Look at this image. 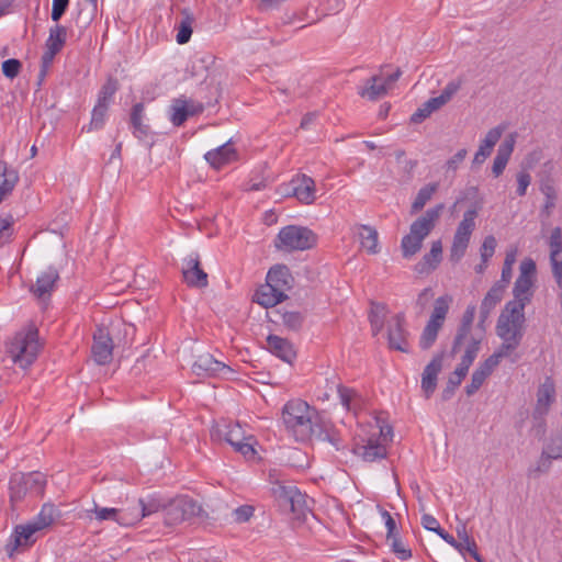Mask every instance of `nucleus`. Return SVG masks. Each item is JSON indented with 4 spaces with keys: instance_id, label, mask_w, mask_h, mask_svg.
Here are the masks:
<instances>
[{
    "instance_id": "774afa93",
    "label": "nucleus",
    "mask_w": 562,
    "mask_h": 562,
    "mask_svg": "<svg viewBox=\"0 0 562 562\" xmlns=\"http://www.w3.org/2000/svg\"><path fill=\"white\" fill-rule=\"evenodd\" d=\"M381 517L384 520V525L386 528V537H393L394 535H397V526L392 517V515L387 510H381Z\"/></svg>"
},
{
    "instance_id": "c756f323",
    "label": "nucleus",
    "mask_w": 562,
    "mask_h": 562,
    "mask_svg": "<svg viewBox=\"0 0 562 562\" xmlns=\"http://www.w3.org/2000/svg\"><path fill=\"white\" fill-rule=\"evenodd\" d=\"M285 299L286 295H283L282 292H279L271 284L266 282L256 290L252 300L259 305L268 308L276 306Z\"/></svg>"
},
{
    "instance_id": "4c0bfd02",
    "label": "nucleus",
    "mask_w": 562,
    "mask_h": 562,
    "mask_svg": "<svg viewBox=\"0 0 562 562\" xmlns=\"http://www.w3.org/2000/svg\"><path fill=\"white\" fill-rule=\"evenodd\" d=\"M548 246L550 250V265L557 266L562 263V228L554 227L548 238Z\"/></svg>"
},
{
    "instance_id": "c9c22d12",
    "label": "nucleus",
    "mask_w": 562,
    "mask_h": 562,
    "mask_svg": "<svg viewBox=\"0 0 562 562\" xmlns=\"http://www.w3.org/2000/svg\"><path fill=\"white\" fill-rule=\"evenodd\" d=\"M131 515H136L135 525L139 522L143 518L148 517L155 513L160 510L165 512L166 505H164L157 498H149L147 502L139 499L138 505L130 506Z\"/></svg>"
},
{
    "instance_id": "0e129e2a",
    "label": "nucleus",
    "mask_w": 562,
    "mask_h": 562,
    "mask_svg": "<svg viewBox=\"0 0 562 562\" xmlns=\"http://www.w3.org/2000/svg\"><path fill=\"white\" fill-rule=\"evenodd\" d=\"M282 321L289 328L296 329L302 325L303 317L299 312H285Z\"/></svg>"
},
{
    "instance_id": "8fccbe9b",
    "label": "nucleus",
    "mask_w": 562,
    "mask_h": 562,
    "mask_svg": "<svg viewBox=\"0 0 562 562\" xmlns=\"http://www.w3.org/2000/svg\"><path fill=\"white\" fill-rule=\"evenodd\" d=\"M541 192L544 195V203L542 206V212L547 216H550L552 210L555 207L557 191L552 184H543L541 187Z\"/></svg>"
},
{
    "instance_id": "603ef678",
    "label": "nucleus",
    "mask_w": 562,
    "mask_h": 562,
    "mask_svg": "<svg viewBox=\"0 0 562 562\" xmlns=\"http://www.w3.org/2000/svg\"><path fill=\"white\" fill-rule=\"evenodd\" d=\"M385 316V307L382 305H374L371 310L370 322L373 335H378L383 327V318Z\"/></svg>"
},
{
    "instance_id": "4be33fe9",
    "label": "nucleus",
    "mask_w": 562,
    "mask_h": 562,
    "mask_svg": "<svg viewBox=\"0 0 562 562\" xmlns=\"http://www.w3.org/2000/svg\"><path fill=\"white\" fill-rule=\"evenodd\" d=\"M536 397L533 415L535 417H543L555 401V385L552 379L547 378L539 385Z\"/></svg>"
},
{
    "instance_id": "bf43d9fd",
    "label": "nucleus",
    "mask_w": 562,
    "mask_h": 562,
    "mask_svg": "<svg viewBox=\"0 0 562 562\" xmlns=\"http://www.w3.org/2000/svg\"><path fill=\"white\" fill-rule=\"evenodd\" d=\"M463 80L461 78L449 81L446 87L442 89L440 95L449 102L453 95L460 90Z\"/></svg>"
},
{
    "instance_id": "aec40b11",
    "label": "nucleus",
    "mask_w": 562,
    "mask_h": 562,
    "mask_svg": "<svg viewBox=\"0 0 562 562\" xmlns=\"http://www.w3.org/2000/svg\"><path fill=\"white\" fill-rule=\"evenodd\" d=\"M503 358L505 356L495 351L473 372L471 382L465 387L468 395L474 394L483 385Z\"/></svg>"
},
{
    "instance_id": "4468645a",
    "label": "nucleus",
    "mask_w": 562,
    "mask_h": 562,
    "mask_svg": "<svg viewBox=\"0 0 562 562\" xmlns=\"http://www.w3.org/2000/svg\"><path fill=\"white\" fill-rule=\"evenodd\" d=\"M400 76L401 71L398 69L389 75L380 74L373 76L359 89V94L371 101L378 100L384 97L389 90L394 87Z\"/></svg>"
},
{
    "instance_id": "052dcab7",
    "label": "nucleus",
    "mask_w": 562,
    "mask_h": 562,
    "mask_svg": "<svg viewBox=\"0 0 562 562\" xmlns=\"http://www.w3.org/2000/svg\"><path fill=\"white\" fill-rule=\"evenodd\" d=\"M254 513L255 508L250 505L239 506L233 513L234 520L239 524L246 522L254 516Z\"/></svg>"
},
{
    "instance_id": "3c124183",
    "label": "nucleus",
    "mask_w": 562,
    "mask_h": 562,
    "mask_svg": "<svg viewBox=\"0 0 562 562\" xmlns=\"http://www.w3.org/2000/svg\"><path fill=\"white\" fill-rule=\"evenodd\" d=\"M542 452L553 460L562 459V434L551 438Z\"/></svg>"
},
{
    "instance_id": "338daca9",
    "label": "nucleus",
    "mask_w": 562,
    "mask_h": 562,
    "mask_svg": "<svg viewBox=\"0 0 562 562\" xmlns=\"http://www.w3.org/2000/svg\"><path fill=\"white\" fill-rule=\"evenodd\" d=\"M69 4V0H53L52 5V20L58 22L63 14L65 13L67 7Z\"/></svg>"
},
{
    "instance_id": "20e7f679",
    "label": "nucleus",
    "mask_w": 562,
    "mask_h": 562,
    "mask_svg": "<svg viewBox=\"0 0 562 562\" xmlns=\"http://www.w3.org/2000/svg\"><path fill=\"white\" fill-rule=\"evenodd\" d=\"M314 409L303 400H291L282 409L286 428L297 440H305L313 434Z\"/></svg>"
},
{
    "instance_id": "6e6552de",
    "label": "nucleus",
    "mask_w": 562,
    "mask_h": 562,
    "mask_svg": "<svg viewBox=\"0 0 562 562\" xmlns=\"http://www.w3.org/2000/svg\"><path fill=\"white\" fill-rule=\"evenodd\" d=\"M537 267L533 259L527 257L519 265V274L514 283V299L508 303H517L521 307H526L532 300L536 290Z\"/></svg>"
},
{
    "instance_id": "f03ea898",
    "label": "nucleus",
    "mask_w": 562,
    "mask_h": 562,
    "mask_svg": "<svg viewBox=\"0 0 562 562\" xmlns=\"http://www.w3.org/2000/svg\"><path fill=\"white\" fill-rule=\"evenodd\" d=\"M47 477L40 471L16 472L9 480V499L12 507L27 498L44 496Z\"/></svg>"
},
{
    "instance_id": "a878e982",
    "label": "nucleus",
    "mask_w": 562,
    "mask_h": 562,
    "mask_svg": "<svg viewBox=\"0 0 562 562\" xmlns=\"http://www.w3.org/2000/svg\"><path fill=\"white\" fill-rule=\"evenodd\" d=\"M205 160L215 169H221L237 160L238 154L232 143H226L204 155Z\"/></svg>"
},
{
    "instance_id": "ea45409f",
    "label": "nucleus",
    "mask_w": 562,
    "mask_h": 562,
    "mask_svg": "<svg viewBox=\"0 0 562 562\" xmlns=\"http://www.w3.org/2000/svg\"><path fill=\"white\" fill-rule=\"evenodd\" d=\"M447 103L448 102L440 94L438 97L430 98L412 115V120L415 123L422 122L432 112L439 110Z\"/></svg>"
},
{
    "instance_id": "6e6d98bb",
    "label": "nucleus",
    "mask_w": 562,
    "mask_h": 562,
    "mask_svg": "<svg viewBox=\"0 0 562 562\" xmlns=\"http://www.w3.org/2000/svg\"><path fill=\"white\" fill-rule=\"evenodd\" d=\"M517 189L516 192L519 196H524L527 193V189L531 183V176L529 172L521 170L516 175Z\"/></svg>"
},
{
    "instance_id": "e433bc0d",
    "label": "nucleus",
    "mask_w": 562,
    "mask_h": 562,
    "mask_svg": "<svg viewBox=\"0 0 562 562\" xmlns=\"http://www.w3.org/2000/svg\"><path fill=\"white\" fill-rule=\"evenodd\" d=\"M56 509L52 504H44L40 510V513L29 521V524L34 528L37 532L43 531L53 525L55 520Z\"/></svg>"
},
{
    "instance_id": "473e14b6",
    "label": "nucleus",
    "mask_w": 562,
    "mask_h": 562,
    "mask_svg": "<svg viewBox=\"0 0 562 562\" xmlns=\"http://www.w3.org/2000/svg\"><path fill=\"white\" fill-rule=\"evenodd\" d=\"M505 290L504 283H494L487 291L480 307L481 318L483 322L490 316L491 312L497 306V304L501 303Z\"/></svg>"
},
{
    "instance_id": "39448f33",
    "label": "nucleus",
    "mask_w": 562,
    "mask_h": 562,
    "mask_svg": "<svg viewBox=\"0 0 562 562\" xmlns=\"http://www.w3.org/2000/svg\"><path fill=\"white\" fill-rule=\"evenodd\" d=\"M392 428L389 425H380L376 422L370 425L368 437L357 442L353 451L362 460L373 462L386 456V443L392 439Z\"/></svg>"
},
{
    "instance_id": "5701e85b",
    "label": "nucleus",
    "mask_w": 562,
    "mask_h": 562,
    "mask_svg": "<svg viewBox=\"0 0 562 562\" xmlns=\"http://www.w3.org/2000/svg\"><path fill=\"white\" fill-rule=\"evenodd\" d=\"M389 346L403 352L408 351V342L404 329V317L400 314L392 316L387 328Z\"/></svg>"
},
{
    "instance_id": "f257e3e1",
    "label": "nucleus",
    "mask_w": 562,
    "mask_h": 562,
    "mask_svg": "<svg viewBox=\"0 0 562 562\" xmlns=\"http://www.w3.org/2000/svg\"><path fill=\"white\" fill-rule=\"evenodd\" d=\"M525 322V307L507 302L496 324L497 336L503 340L497 352L507 357L519 346L524 336Z\"/></svg>"
},
{
    "instance_id": "e2e57ef3",
    "label": "nucleus",
    "mask_w": 562,
    "mask_h": 562,
    "mask_svg": "<svg viewBox=\"0 0 562 562\" xmlns=\"http://www.w3.org/2000/svg\"><path fill=\"white\" fill-rule=\"evenodd\" d=\"M516 139H517L516 133L508 134L505 137V139L502 142V144L498 146L497 151L512 157V154L515 148Z\"/></svg>"
},
{
    "instance_id": "5fc2aeb1",
    "label": "nucleus",
    "mask_w": 562,
    "mask_h": 562,
    "mask_svg": "<svg viewBox=\"0 0 562 562\" xmlns=\"http://www.w3.org/2000/svg\"><path fill=\"white\" fill-rule=\"evenodd\" d=\"M496 246V238L493 235L486 236L480 248L481 260L484 262H488V260L493 257L495 252Z\"/></svg>"
},
{
    "instance_id": "37998d69",
    "label": "nucleus",
    "mask_w": 562,
    "mask_h": 562,
    "mask_svg": "<svg viewBox=\"0 0 562 562\" xmlns=\"http://www.w3.org/2000/svg\"><path fill=\"white\" fill-rule=\"evenodd\" d=\"M386 543L390 546L391 551L400 559V560H408L412 557V551L407 547V544L402 540L400 535H394L393 537H386Z\"/></svg>"
},
{
    "instance_id": "f704fd0d",
    "label": "nucleus",
    "mask_w": 562,
    "mask_h": 562,
    "mask_svg": "<svg viewBox=\"0 0 562 562\" xmlns=\"http://www.w3.org/2000/svg\"><path fill=\"white\" fill-rule=\"evenodd\" d=\"M477 351H479V342L477 341H473L472 344H470L467 347L464 355L461 358L460 363L458 364V367L454 370L457 380H452L453 385H459L462 382V380L465 378V375L468 374L469 368L472 366L473 361L475 360V358L477 356Z\"/></svg>"
},
{
    "instance_id": "4d7b16f0",
    "label": "nucleus",
    "mask_w": 562,
    "mask_h": 562,
    "mask_svg": "<svg viewBox=\"0 0 562 562\" xmlns=\"http://www.w3.org/2000/svg\"><path fill=\"white\" fill-rule=\"evenodd\" d=\"M510 157L501 153H496V156L492 165V173L495 178H498L505 170Z\"/></svg>"
},
{
    "instance_id": "a18cd8bd",
    "label": "nucleus",
    "mask_w": 562,
    "mask_h": 562,
    "mask_svg": "<svg viewBox=\"0 0 562 562\" xmlns=\"http://www.w3.org/2000/svg\"><path fill=\"white\" fill-rule=\"evenodd\" d=\"M116 90L117 81L112 78L108 79L98 94L97 103H103L105 106H109Z\"/></svg>"
},
{
    "instance_id": "dca6fc26",
    "label": "nucleus",
    "mask_w": 562,
    "mask_h": 562,
    "mask_svg": "<svg viewBox=\"0 0 562 562\" xmlns=\"http://www.w3.org/2000/svg\"><path fill=\"white\" fill-rule=\"evenodd\" d=\"M201 102L184 97L172 100L169 106V120L175 126H181L189 117L202 113Z\"/></svg>"
},
{
    "instance_id": "7ed1b4c3",
    "label": "nucleus",
    "mask_w": 562,
    "mask_h": 562,
    "mask_svg": "<svg viewBox=\"0 0 562 562\" xmlns=\"http://www.w3.org/2000/svg\"><path fill=\"white\" fill-rule=\"evenodd\" d=\"M443 207V204H437L412 223L409 233L402 238L401 243L402 252L405 258H411L420 250L424 239L436 226Z\"/></svg>"
},
{
    "instance_id": "69168bd1",
    "label": "nucleus",
    "mask_w": 562,
    "mask_h": 562,
    "mask_svg": "<svg viewBox=\"0 0 562 562\" xmlns=\"http://www.w3.org/2000/svg\"><path fill=\"white\" fill-rule=\"evenodd\" d=\"M476 307L475 305H469L462 316L461 333H468L475 317Z\"/></svg>"
},
{
    "instance_id": "864d4df0",
    "label": "nucleus",
    "mask_w": 562,
    "mask_h": 562,
    "mask_svg": "<svg viewBox=\"0 0 562 562\" xmlns=\"http://www.w3.org/2000/svg\"><path fill=\"white\" fill-rule=\"evenodd\" d=\"M13 223L12 215L0 217V247L11 240Z\"/></svg>"
},
{
    "instance_id": "a211bd4d",
    "label": "nucleus",
    "mask_w": 562,
    "mask_h": 562,
    "mask_svg": "<svg viewBox=\"0 0 562 562\" xmlns=\"http://www.w3.org/2000/svg\"><path fill=\"white\" fill-rule=\"evenodd\" d=\"M182 276L189 286L205 288L209 284L207 274L201 268L199 256L195 254H191L183 259Z\"/></svg>"
},
{
    "instance_id": "423d86ee",
    "label": "nucleus",
    "mask_w": 562,
    "mask_h": 562,
    "mask_svg": "<svg viewBox=\"0 0 562 562\" xmlns=\"http://www.w3.org/2000/svg\"><path fill=\"white\" fill-rule=\"evenodd\" d=\"M38 333L34 328L18 333L9 345L12 361L22 369H27L37 358L41 350Z\"/></svg>"
},
{
    "instance_id": "bb28decb",
    "label": "nucleus",
    "mask_w": 562,
    "mask_h": 562,
    "mask_svg": "<svg viewBox=\"0 0 562 562\" xmlns=\"http://www.w3.org/2000/svg\"><path fill=\"white\" fill-rule=\"evenodd\" d=\"M441 369V356H436L432 358V360L424 369L422 374V390L427 398L430 397L436 390L438 374L440 373Z\"/></svg>"
},
{
    "instance_id": "de8ad7c7",
    "label": "nucleus",
    "mask_w": 562,
    "mask_h": 562,
    "mask_svg": "<svg viewBox=\"0 0 562 562\" xmlns=\"http://www.w3.org/2000/svg\"><path fill=\"white\" fill-rule=\"evenodd\" d=\"M453 548L461 554L464 555L465 553H469L476 561H480L476 543L471 537L464 536L463 540H456Z\"/></svg>"
},
{
    "instance_id": "a19ab883",
    "label": "nucleus",
    "mask_w": 562,
    "mask_h": 562,
    "mask_svg": "<svg viewBox=\"0 0 562 562\" xmlns=\"http://www.w3.org/2000/svg\"><path fill=\"white\" fill-rule=\"evenodd\" d=\"M67 40V30L60 24L49 29L48 37L45 42V47H48L55 52H60Z\"/></svg>"
},
{
    "instance_id": "393cba45",
    "label": "nucleus",
    "mask_w": 562,
    "mask_h": 562,
    "mask_svg": "<svg viewBox=\"0 0 562 562\" xmlns=\"http://www.w3.org/2000/svg\"><path fill=\"white\" fill-rule=\"evenodd\" d=\"M58 280V271L55 268L49 267L38 274L31 291L37 299L46 300L54 292Z\"/></svg>"
},
{
    "instance_id": "79ce46f5",
    "label": "nucleus",
    "mask_w": 562,
    "mask_h": 562,
    "mask_svg": "<svg viewBox=\"0 0 562 562\" xmlns=\"http://www.w3.org/2000/svg\"><path fill=\"white\" fill-rule=\"evenodd\" d=\"M338 395L346 409L356 411L360 407L361 398L353 389L340 385L338 386Z\"/></svg>"
},
{
    "instance_id": "f8f14e48",
    "label": "nucleus",
    "mask_w": 562,
    "mask_h": 562,
    "mask_svg": "<svg viewBox=\"0 0 562 562\" xmlns=\"http://www.w3.org/2000/svg\"><path fill=\"white\" fill-rule=\"evenodd\" d=\"M86 517L98 522L113 521L120 527L128 528L135 526L136 515H131V507H105L93 502V506L85 512Z\"/></svg>"
},
{
    "instance_id": "f3484780",
    "label": "nucleus",
    "mask_w": 562,
    "mask_h": 562,
    "mask_svg": "<svg viewBox=\"0 0 562 562\" xmlns=\"http://www.w3.org/2000/svg\"><path fill=\"white\" fill-rule=\"evenodd\" d=\"M37 533L29 522L15 526L7 546L9 557H13L18 551L31 548L37 540Z\"/></svg>"
},
{
    "instance_id": "6ab92c4d",
    "label": "nucleus",
    "mask_w": 562,
    "mask_h": 562,
    "mask_svg": "<svg viewBox=\"0 0 562 562\" xmlns=\"http://www.w3.org/2000/svg\"><path fill=\"white\" fill-rule=\"evenodd\" d=\"M192 370L198 375H223L228 376L233 373L232 368L216 360L210 353L200 355L192 364Z\"/></svg>"
},
{
    "instance_id": "9b49d317",
    "label": "nucleus",
    "mask_w": 562,
    "mask_h": 562,
    "mask_svg": "<svg viewBox=\"0 0 562 562\" xmlns=\"http://www.w3.org/2000/svg\"><path fill=\"white\" fill-rule=\"evenodd\" d=\"M225 440L246 460L257 461L259 459L257 439L255 436L246 434L239 424H232L227 426Z\"/></svg>"
},
{
    "instance_id": "b1692460",
    "label": "nucleus",
    "mask_w": 562,
    "mask_h": 562,
    "mask_svg": "<svg viewBox=\"0 0 562 562\" xmlns=\"http://www.w3.org/2000/svg\"><path fill=\"white\" fill-rule=\"evenodd\" d=\"M506 127L507 126L505 124H499L487 131L484 138L481 140L476 153L474 154V165H482L486 158L491 156L494 146L498 143Z\"/></svg>"
},
{
    "instance_id": "2eb2a0df",
    "label": "nucleus",
    "mask_w": 562,
    "mask_h": 562,
    "mask_svg": "<svg viewBox=\"0 0 562 562\" xmlns=\"http://www.w3.org/2000/svg\"><path fill=\"white\" fill-rule=\"evenodd\" d=\"M272 494L281 509L299 516L304 514L305 497L295 486L277 485Z\"/></svg>"
},
{
    "instance_id": "cd10ccee",
    "label": "nucleus",
    "mask_w": 562,
    "mask_h": 562,
    "mask_svg": "<svg viewBox=\"0 0 562 562\" xmlns=\"http://www.w3.org/2000/svg\"><path fill=\"white\" fill-rule=\"evenodd\" d=\"M267 348L272 355L288 363H291L296 357L293 345L285 338L277 335L268 336Z\"/></svg>"
},
{
    "instance_id": "0eeeda50",
    "label": "nucleus",
    "mask_w": 562,
    "mask_h": 562,
    "mask_svg": "<svg viewBox=\"0 0 562 562\" xmlns=\"http://www.w3.org/2000/svg\"><path fill=\"white\" fill-rule=\"evenodd\" d=\"M452 302L453 297L450 294H443L435 300L431 313L419 338V345L423 349H428L435 344Z\"/></svg>"
},
{
    "instance_id": "412c9836",
    "label": "nucleus",
    "mask_w": 562,
    "mask_h": 562,
    "mask_svg": "<svg viewBox=\"0 0 562 562\" xmlns=\"http://www.w3.org/2000/svg\"><path fill=\"white\" fill-rule=\"evenodd\" d=\"M112 339L104 328H99L93 335L92 357L98 364H106L112 360Z\"/></svg>"
},
{
    "instance_id": "9d476101",
    "label": "nucleus",
    "mask_w": 562,
    "mask_h": 562,
    "mask_svg": "<svg viewBox=\"0 0 562 562\" xmlns=\"http://www.w3.org/2000/svg\"><path fill=\"white\" fill-rule=\"evenodd\" d=\"M476 216L477 212L475 209H470L463 214V218L459 223L453 235L450 247V260L457 262L464 256L470 244L472 233L475 228Z\"/></svg>"
},
{
    "instance_id": "c85d7f7f",
    "label": "nucleus",
    "mask_w": 562,
    "mask_h": 562,
    "mask_svg": "<svg viewBox=\"0 0 562 562\" xmlns=\"http://www.w3.org/2000/svg\"><path fill=\"white\" fill-rule=\"evenodd\" d=\"M293 195L304 204H312L315 199V182L311 177L305 175L296 177L292 180Z\"/></svg>"
},
{
    "instance_id": "2f4dec72",
    "label": "nucleus",
    "mask_w": 562,
    "mask_h": 562,
    "mask_svg": "<svg viewBox=\"0 0 562 562\" xmlns=\"http://www.w3.org/2000/svg\"><path fill=\"white\" fill-rule=\"evenodd\" d=\"M442 259V243L441 240H434L430 250L423 259L416 265L418 273H429L437 269Z\"/></svg>"
},
{
    "instance_id": "49530a36",
    "label": "nucleus",
    "mask_w": 562,
    "mask_h": 562,
    "mask_svg": "<svg viewBox=\"0 0 562 562\" xmlns=\"http://www.w3.org/2000/svg\"><path fill=\"white\" fill-rule=\"evenodd\" d=\"M108 109L109 106H105L103 103H95L91 113L89 131L100 130L104 125Z\"/></svg>"
},
{
    "instance_id": "ddd939ff",
    "label": "nucleus",
    "mask_w": 562,
    "mask_h": 562,
    "mask_svg": "<svg viewBox=\"0 0 562 562\" xmlns=\"http://www.w3.org/2000/svg\"><path fill=\"white\" fill-rule=\"evenodd\" d=\"M201 510V507L187 496L176 497L166 505L165 524L168 526L179 525L194 516Z\"/></svg>"
},
{
    "instance_id": "13d9d810",
    "label": "nucleus",
    "mask_w": 562,
    "mask_h": 562,
    "mask_svg": "<svg viewBox=\"0 0 562 562\" xmlns=\"http://www.w3.org/2000/svg\"><path fill=\"white\" fill-rule=\"evenodd\" d=\"M21 69V63L18 59L11 58L2 63V72L7 78H15Z\"/></svg>"
},
{
    "instance_id": "c03bdc74",
    "label": "nucleus",
    "mask_w": 562,
    "mask_h": 562,
    "mask_svg": "<svg viewBox=\"0 0 562 562\" xmlns=\"http://www.w3.org/2000/svg\"><path fill=\"white\" fill-rule=\"evenodd\" d=\"M437 190H438V183H436V182L428 183L425 187H423L418 191V193L412 204L413 212H417V211L422 210L425 206V204L431 199V196L435 194V192Z\"/></svg>"
},
{
    "instance_id": "58836bf2",
    "label": "nucleus",
    "mask_w": 562,
    "mask_h": 562,
    "mask_svg": "<svg viewBox=\"0 0 562 562\" xmlns=\"http://www.w3.org/2000/svg\"><path fill=\"white\" fill-rule=\"evenodd\" d=\"M18 181V172L9 168L5 161L0 160V192L8 196L13 191Z\"/></svg>"
},
{
    "instance_id": "09e8293b",
    "label": "nucleus",
    "mask_w": 562,
    "mask_h": 562,
    "mask_svg": "<svg viewBox=\"0 0 562 562\" xmlns=\"http://www.w3.org/2000/svg\"><path fill=\"white\" fill-rule=\"evenodd\" d=\"M143 112L144 105L142 103H137L133 106L131 122L134 127V134L137 136L146 134L147 132V126L143 124Z\"/></svg>"
},
{
    "instance_id": "72a5a7b5",
    "label": "nucleus",
    "mask_w": 562,
    "mask_h": 562,
    "mask_svg": "<svg viewBox=\"0 0 562 562\" xmlns=\"http://www.w3.org/2000/svg\"><path fill=\"white\" fill-rule=\"evenodd\" d=\"M357 235L363 250L370 255L379 252V234L376 229L368 225H359L357 227Z\"/></svg>"
},
{
    "instance_id": "1a4fd4ad",
    "label": "nucleus",
    "mask_w": 562,
    "mask_h": 562,
    "mask_svg": "<svg viewBox=\"0 0 562 562\" xmlns=\"http://www.w3.org/2000/svg\"><path fill=\"white\" fill-rule=\"evenodd\" d=\"M315 244L316 236L311 229L294 225L282 228L276 241L277 248L284 251L306 250Z\"/></svg>"
},
{
    "instance_id": "7c9ffc66",
    "label": "nucleus",
    "mask_w": 562,
    "mask_h": 562,
    "mask_svg": "<svg viewBox=\"0 0 562 562\" xmlns=\"http://www.w3.org/2000/svg\"><path fill=\"white\" fill-rule=\"evenodd\" d=\"M266 282L286 295L285 292L291 288L292 277L285 266H274L268 271Z\"/></svg>"
},
{
    "instance_id": "680f3d73",
    "label": "nucleus",
    "mask_w": 562,
    "mask_h": 562,
    "mask_svg": "<svg viewBox=\"0 0 562 562\" xmlns=\"http://www.w3.org/2000/svg\"><path fill=\"white\" fill-rule=\"evenodd\" d=\"M552 460L553 459H551L550 457L546 456L542 452L540 458L537 461V464L529 470V474L536 476L540 473L547 472L551 467Z\"/></svg>"
}]
</instances>
